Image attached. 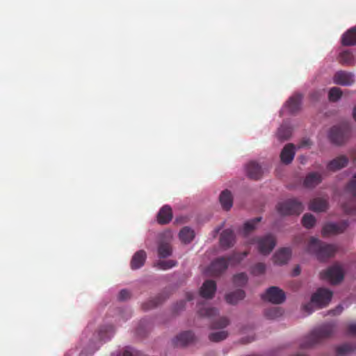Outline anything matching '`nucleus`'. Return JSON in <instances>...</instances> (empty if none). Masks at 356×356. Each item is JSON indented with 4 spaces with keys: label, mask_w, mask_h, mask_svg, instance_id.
<instances>
[{
    "label": "nucleus",
    "mask_w": 356,
    "mask_h": 356,
    "mask_svg": "<svg viewBox=\"0 0 356 356\" xmlns=\"http://www.w3.org/2000/svg\"><path fill=\"white\" fill-rule=\"evenodd\" d=\"M248 254V252H234L227 257H218L214 259L208 266L207 273L210 276H218L227 270L229 264L236 265L239 264Z\"/></svg>",
    "instance_id": "nucleus-1"
},
{
    "label": "nucleus",
    "mask_w": 356,
    "mask_h": 356,
    "mask_svg": "<svg viewBox=\"0 0 356 356\" xmlns=\"http://www.w3.org/2000/svg\"><path fill=\"white\" fill-rule=\"evenodd\" d=\"M333 323L324 324L313 330L305 339L300 346L301 348H308L319 343L323 339L330 337L334 332Z\"/></svg>",
    "instance_id": "nucleus-2"
},
{
    "label": "nucleus",
    "mask_w": 356,
    "mask_h": 356,
    "mask_svg": "<svg viewBox=\"0 0 356 356\" xmlns=\"http://www.w3.org/2000/svg\"><path fill=\"white\" fill-rule=\"evenodd\" d=\"M307 249L309 253L314 254L322 261L334 257L337 251L336 245L325 243L314 237L310 238Z\"/></svg>",
    "instance_id": "nucleus-3"
},
{
    "label": "nucleus",
    "mask_w": 356,
    "mask_h": 356,
    "mask_svg": "<svg viewBox=\"0 0 356 356\" xmlns=\"http://www.w3.org/2000/svg\"><path fill=\"white\" fill-rule=\"evenodd\" d=\"M351 132L348 122H343L333 126L329 131L328 138L330 142L337 145L344 144L349 138Z\"/></svg>",
    "instance_id": "nucleus-4"
},
{
    "label": "nucleus",
    "mask_w": 356,
    "mask_h": 356,
    "mask_svg": "<svg viewBox=\"0 0 356 356\" xmlns=\"http://www.w3.org/2000/svg\"><path fill=\"white\" fill-rule=\"evenodd\" d=\"M332 297V291L327 289L320 288L312 295L311 302L303 306V309L310 314L313 311V305L318 306L319 307H325L330 302Z\"/></svg>",
    "instance_id": "nucleus-5"
},
{
    "label": "nucleus",
    "mask_w": 356,
    "mask_h": 356,
    "mask_svg": "<svg viewBox=\"0 0 356 356\" xmlns=\"http://www.w3.org/2000/svg\"><path fill=\"white\" fill-rule=\"evenodd\" d=\"M277 209L283 216L300 215L304 209V206L297 199H289L278 204Z\"/></svg>",
    "instance_id": "nucleus-6"
},
{
    "label": "nucleus",
    "mask_w": 356,
    "mask_h": 356,
    "mask_svg": "<svg viewBox=\"0 0 356 356\" xmlns=\"http://www.w3.org/2000/svg\"><path fill=\"white\" fill-rule=\"evenodd\" d=\"M321 277L332 284H337L343 280L344 271L339 264H336L328 268L326 270L321 272Z\"/></svg>",
    "instance_id": "nucleus-7"
},
{
    "label": "nucleus",
    "mask_w": 356,
    "mask_h": 356,
    "mask_svg": "<svg viewBox=\"0 0 356 356\" xmlns=\"http://www.w3.org/2000/svg\"><path fill=\"white\" fill-rule=\"evenodd\" d=\"M346 191L352 195V199L349 202L343 204V209L347 213H356V174L347 184Z\"/></svg>",
    "instance_id": "nucleus-8"
},
{
    "label": "nucleus",
    "mask_w": 356,
    "mask_h": 356,
    "mask_svg": "<svg viewBox=\"0 0 356 356\" xmlns=\"http://www.w3.org/2000/svg\"><path fill=\"white\" fill-rule=\"evenodd\" d=\"M348 224L346 221H341L339 223H327L325 225L322 229V235L327 236L331 234H338L343 232L348 227Z\"/></svg>",
    "instance_id": "nucleus-9"
},
{
    "label": "nucleus",
    "mask_w": 356,
    "mask_h": 356,
    "mask_svg": "<svg viewBox=\"0 0 356 356\" xmlns=\"http://www.w3.org/2000/svg\"><path fill=\"white\" fill-rule=\"evenodd\" d=\"M333 80L334 83L341 86H350L355 81L353 74L345 71L336 72Z\"/></svg>",
    "instance_id": "nucleus-10"
},
{
    "label": "nucleus",
    "mask_w": 356,
    "mask_h": 356,
    "mask_svg": "<svg viewBox=\"0 0 356 356\" xmlns=\"http://www.w3.org/2000/svg\"><path fill=\"white\" fill-rule=\"evenodd\" d=\"M296 154V147L293 143L286 144L280 153V160L285 165L290 164Z\"/></svg>",
    "instance_id": "nucleus-11"
},
{
    "label": "nucleus",
    "mask_w": 356,
    "mask_h": 356,
    "mask_svg": "<svg viewBox=\"0 0 356 356\" xmlns=\"http://www.w3.org/2000/svg\"><path fill=\"white\" fill-rule=\"evenodd\" d=\"M194 339L195 336L192 332L185 331L181 332L173 339V343L177 347H184L192 343Z\"/></svg>",
    "instance_id": "nucleus-12"
},
{
    "label": "nucleus",
    "mask_w": 356,
    "mask_h": 356,
    "mask_svg": "<svg viewBox=\"0 0 356 356\" xmlns=\"http://www.w3.org/2000/svg\"><path fill=\"white\" fill-rule=\"evenodd\" d=\"M286 296L284 292L276 286L268 288V302L281 304L284 302Z\"/></svg>",
    "instance_id": "nucleus-13"
},
{
    "label": "nucleus",
    "mask_w": 356,
    "mask_h": 356,
    "mask_svg": "<svg viewBox=\"0 0 356 356\" xmlns=\"http://www.w3.org/2000/svg\"><path fill=\"white\" fill-rule=\"evenodd\" d=\"M245 170L247 176L251 179L258 180L262 176L261 165L255 161H250L246 164Z\"/></svg>",
    "instance_id": "nucleus-14"
},
{
    "label": "nucleus",
    "mask_w": 356,
    "mask_h": 356,
    "mask_svg": "<svg viewBox=\"0 0 356 356\" xmlns=\"http://www.w3.org/2000/svg\"><path fill=\"white\" fill-rule=\"evenodd\" d=\"M216 291V284L213 280H206L200 290V296L207 299H211Z\"/></svg>",
    "instance_id": "nucleus-15"
},
{
    "label": "nucleus",
    "mask_w": 356,
    "mask_h": 356,
    "mask_svg": "<svg viewBox=\"0 0 356 356\" xmlns=\"http://www.w3.org/2000/svg\"><path fill=\"white\" fill-rule=\"evenodd\" d=\"M302 95L296 93L292 95L286 103V107L291 113H296L300 110Z\"/></svg>",
    "instance_id": "nucleus-16"
},
{
    "label": "nucleus",
    "mask_w": 356,
    "mask_h": 356,
    "mask_svg": "<svg viewBox=\"0 0 356 356\" xmlns=\"http://www.w3.org/2000/svg\"><path fill=\"white\" fill-rule=\"evenodd\" d=\"M291 257V250L289 248H282L277 250L273 256V261L277 265L286 264Z\"/></svg>",
    "instance_id": "nucleus-17"
},
{
    "label": "nucleus",
    "mask_w": 356,
    "mask_h": 356,
    "mask_svg": "<svg viewBox=\"0 0 356 356\" xmlns=\"http://www.w3.org/2000/svg\"><path fill=\"white\" fill-rule=\"evenodd\" d=\"M235 243V235L232 229H227L222 231L220 236V245L224 248H229Z\"/></svg>",
    "instance_id": "nucleus-18"
},
{
    "label": "nucleus",
    "mask_w": 356,
    "mask_h": 356,
    "mask_svg": "<svg viewBox=\"0 0 356 356\" xmlns=\"http://www.w3.org/2000/svg\"><path fill=\"white\" fill-rule=\"evenodd\" d=\"M348 159L344 156H338L330 161L327 165V169L330 171H337L346 167L348 165Z\"/></svg>",
    "instance_id": "nucleus-19"
},
{
    "label": "nucleus",
    "mask_w": 356,
    "mask_h": 356,
    "mask_svg": "<svg viewBox=\"0 0 356 356\" xmlns=\"http://www.w3.org/2000/svg\"><path fill=\"white\" fill-rule=\"evenodd\" d=\"M147 259L146 252L144 250L137 251L132 257L130 266L132 270H136L143 266Z\"/></svg>",
    "instance_id": "nucleus-20"
},
{
    "label": "nucleus",
    "mask_w": 356,
    "mask_h": 356,
    "mask_svg": "<svg viewBox=\"0 0 356 356\" xmlns=\"http://www.w3.org/2000/svg\"><path fill=\"white\" fill-rule=\"evenodd\" d=\"M172 218V211L170 206L164 205L157 214V221L161 225L168 224Z\"/></svg>",
    "instance_id": "nucleus-21"
},
{
    "label": "nucleus",
    "mask_w": 356,
    "mask_h": 356,
    "mask_svg": "<svg viewBox=\"0 0 356 356\" xmlns=\"http://www.w3.org/2000/svg\"><path fill=\"white\" fill-rule=\"evenodd\" d=\"M321 181V174L317 172H312L306 175L303 184L306 188H312L318 185Z\"/></svg>",
    "instance_id": "nucleus-22"
},
{
    "label": "nucleus",
    "mask_w": 356,
    "mask_h": 356,
    "mask_svg": "<svg viewBox=\"0 0 356 356\" xmlns=\"http://www.w3.org/2000/svg\"><path fill=\"white\" fill-rule=\"evenodd\" d=\"M328 208V202L325 199L316 197L312 200L309 204V209L315 212H322Z\"/></svg>",
    "instance_id": "nucleus-23"
},
{
    "label": "nucleus",
    "mask_w": 356,
    "mask_h": 356,
    "mask_svg": "<svg viewBox=\"0 0 356 356\" xmlns=\"http://www.w3.org/2000/svg\"><path fill=\"white\" fill-rule=\"evenodd\" d=\"M219 200L223 209L229 211L233 205V196L232 193L226 189L220 195Z\"/></svg>",
    "instance_id": "nucleus-24"
},
{
    "label": "nucleus",
    "mask_w": 356,
    "mask_h": 356,
    "mask_svg": "<svg viewBox=\"0 0 356 356\" xmlns=\"http://www.w3.org/2000/svg\"><path fill=\"white\" fill-rule=\"evenodd\" d=\"M356 344L353 343H344L335 347V354L337 356H345L354 353Z\"/></svg>",
    "instance_id": "nucleus-25"
},
{
    "label": "nucleus",
    "mask_w": 356,
    "mask_h": 356,
    "mask_svg": "<svg viewBox=\"0 0 356 356\" xmlns=\"http://www.w3.org/2000/svg\"><path fill=\"white\" fill-rule=\"evenodd\" d=\"M341 44L343 46H352L356 44V27L349 29L343 35Z\"/></svg>",
    "instance_id": "nucleus-26"
},
{
    "label": "nucleus",
    "mask_w": 356,
    "mask_h": 356,
    "mask_svg": "<svg viewBox=\"0 0 356 356\" xmlns=\"http://www.w3.org/2000/svg\"><path fill=\"white\" fill-rule=\"evenodd\" d=\"M245 291L242 289H238L226 295L225 300L229 304L235 305L239 300L245 298Z\"/></svg>",
    "instance_id": "nucleus-27"
},
{
    "label": "nucleus",
    "mask_w": 356,
    "mask_h": 356,
    "mask_svg": "<svg viewBox=\"0 0 356 356\" xmlns=\"http://www.w3.org/2000/svg\"><path fill=\"white\" fill-rule=\"evenodd\" d=\"M338 60L341 64L344 65H353L355 63V58L354 55L348 50L341 52Z\"/></svg>",
    "instance_id": "nucleus-28"
},
{
    "label": "nucleus",
    "mask_w": 356,
    "mask_h": 356,
    "mask_svg": "<svg viewBox=\"0 0 356 356\" xmlns=\"http://www.w3.org/2000/svg\"><path fill=\"white\" fill-rule=\"evenodd\" d=\"M180 240L184 243H191L195 237V233L193 229L185 227L181 229L179 234Z\"/></svg>",
    "instance_id": "nucleus-29"
},
{
    "label": "nucleus",
    "mask_w": 356,
    "mask_h": 356,
    "mask_svg": "<svg viewBox=\"0 0 356 356\" xmlns=\"http://www.w3.org/2000/svg\"><path fill=\"white\" fill-rule=\"evenodd\" d=\"M261 220V217H257L245 222L243 227V234L245 236H248L250 234L257 228V225L259 223Z\"/></svg>",
    "instance_id": "nucleus-30"
},
{
    "label": "nucleus",
    "mask_w": 356,
    "mask_h": 356,
    "mask_svg": "<svg viewBox=\"0 0 356 356\" xmlns=\"http://www.w3.org/2000/svg\"><path fill=\"white\" fill-rule=\"evenodd\" d=\"M158 253L160 258H166L171 255L172 248L169 243L161 242L158 248Z\"/></svg>",
    "instance_id": "nucleus-31"
},
{
    "label": "nucleus",
    "mask_w": 356,
    "mask_h": 356,
    "mask_svg": "<svg viewBox=\"0 0 356 356\" xmlns=\"http://www.w3.org/2000/svg\"><path fill=\"white\" fill-rule=\"evenodd\" d=\"M292 134V129L286 124H282L278 129L277 137L280 140H287L290 138Z\"/></svg>",
    "instance_id": "nucleus-32"
},
{
    "label": "nucleus",
    "mask_w": 356,
    "mask_h": 356,
    "mask_svg": "<svg viewBox=\"0 0 356 356\" xmlns=\"http://www.w3.org/2000/svg\"><path fill=\"white\" fill-rule=\"evenodd\" d=\"M229 324V320L225 316L219 318L211 323V329H223Z\"/></svg>",
    "instance_id": "nucleus-33"
},
{
    "label": "nucleus",
    "mask_w": 356,
    "mask_h": 356,
    "mask_svg": "<svg viewBox=\"0 0 356 356\" xmlns=\"http://www.w3.org/2000/svg\"><path fill=\"white\" fill-rule=\"evenodd\" d=\"M229 333L226 330L212 332L209 335V339L212 342H220L228 337Z\"/></svg>",
    "instance_id": "nucleus-34"
},
{
    "label": "nucleus",
    "mask_w": 356,
    "mask_h": 356,
    "mask_svg": "<svg viewBox=\"0 0 356 356\" xmlns=\"http://www.w3.org/2000/svg\"><path fill=\"white\" fill-rule=\"evenodd\" d=\"M164 298L161 295L158 296L154 299L151 300L143 304L142 307L144 310H148L156 307L159 304H160Z\"/></svg>",
    "instance_id": "nucleus-35"
},
{
    "label": "nucleus",
    "mask_w": 356,
    "mask_h": 356,
    "mask_svg": "<svg viewBox=\"0 0 356 356\" xmlns=\"http://www.w3.org/2000/svg\"><path fill=\"white\" fill-rule=\"evenodd\" d=\"M200 316L211 318L218 314V311L214 307H202L198 311Z\"/></svg>",
    "instance_id": "nucleus-36"
},
{
    "label": "nucleus",
    "mask_w": 356,
    "mask_h": 356,
    "mask_svg": "<svg viewBox=\"0 0 356 356\" xmlns=\"http://www.w3.org/2000/svg\"><path fill=\"white\" fill-rule=\"evenodd\" d=\"M283 314V311L280 307L268 305V319H275Z\"/></svg>",
    "instance_id": "nucleus-37"
},
{
    "label": "nucleus",
    "mask_w": 356,
    "mask_h": 356,
    "mask_svg": "<svg viewBox=\"0 0 356 356\" xmlns=\"http://www.w3.org/2000/svg\"><path fill=\"white\" fill-rule=\"evenodd\" d=\"M302 222L304 227L306 228H312L316 222L314 216L310 213H306L303 216Z\"/></svg>",
    "instance_id": "nucleus-38"
},
{
    "label": "nucleus",
    "mask_w": 356,
    "mask_h": 356,
    "mask_svg": "<svg viewBox=\"0 0 356 356\" xmlns=\"http://www.w3.org/2000/svg\"><path fill=\"white\" fill-rule=\"evenodd\" d=\"M342 95V91L340 88L337 87H333L330 88L328 94L329 99L331 102H337L338 101Z\"/></svg>",
    "instance_id": "nucleus-39"
},
{
    "label": "nucleus",
    "mask_w": 356,
    "mask_h": 356,
    "mask_svg": "<svg viewBox=\"0 0 356 356\" xmlns=\"http://www.w3.org/2000/svg\"><path fill=\"white\" fill-rule=\"evenodd\" d=\"M177 261L174 260L159 261L156 266L161 270H168L177 266Z\"/></svg>",
    "instance_id": "nucleus-40"
},
{
    "label": "nucleus",
    "mask_w": 356,
    "mask_h": 356,
    "mask_svg": "<svg viewBox=\"0 0 356 356\" xmlns=\"http://www.w3.org/2000/svg\"><path fill=\"white\" fill-rule=\"evenodd\" d=\"M233 281L237 286H243L248 282V276L245 273H241L234 276Z\"/></svg>",
    "instance_id": "nucleus-41"
},
{
    "label": "nucleus",
    "mask_w": 356,
    "mask_h": 356,
    "mask_svg": "<svg viewBox=\"0 0 356 356\" xmlns=\"http://www.w3.org/2000/svg\"><path fill=\"white\" fill-rule=\"evenodd\" d=\"M258 251L264 254H267V236H264L258 241Z\"/></svg>",
    "instance_id": "nucleus-42"
},
{
    "label": "nucleus",
    "mask_w": 356,
    "mask_h": 356,
    "mask_svg": "<svg viewBox=\"0 0 356 356\" xmlns=\"http://www.w3.org/2000/svg\"><path fill=\"white\" fill-rule=\"evenodd\" d=\"M266 266L263 263H258L252 266L251 273L254 275H259L264 273Z\"/></svg>",
    "instance_id": "nucleus-43"
},
{
    "label": "nucleus",
    "mask_w": 356,
    "mask_h": 356,
    "mask_svg": "<svg viewBox=\"0 0 356 356\" xmlns=\"http://www.w3.org/2000/svg\"><path fill=\"white\" fill-rule=\"evenodd\" d=\"M130 296H131V293L128 290L122 289L119 293L118 298L120 300H126L130 298Z\"/></svg>",
    "instance_id": "nucleus-44"
},
{
    "label": "nucleus",
    "mask_w": 356,
    "mask_h": 356,
    "mask_svg": "<svg viewBox=\"0 0 356 356\" xmlns=\"http://www.w3.org/2000/svg\"><path fill=\"white\" fill-rule=\"evenodd\" d=\"M276 245V241L274 237L268 234V254L273 250Z\"/></svg>",
    "instance_id": "nucleus-45"
},
{
    "label": "nucleus",
    "mask_w": 356,
    "mask_h": 356,
    "mask_svg": "<svg viewBox=\"0 0 356 356\" xmlns=\"http://www.w3.org/2000/svg\"><path fill=\"white\" fill-rule=\"evenodd\" d=\"M311 141L308 138H303L300 140V143L298 145V148H302L305 147H308L311 145Z\"/></svg>",
    "instance_id": "nucleus-46"
},
{
    "label": "nucleus",
    "mask_w": 356,
    "mask_h": 356,
    "mask_svg": "<svg viewBox=\"0 0 356 356\" xmlns=\"http://www.w3.org/2000/svg\"><path fill=\"white\" fill-rule=\"evenodd\" d=\"M347 330L349 334L356 335V324H350L348 326Z\"/></svg>",
    "instance_id": "nucleus-47"
},
{
    "label": "nucleus",
    "mask_w": 356,
    "mask_h": 356,
    "mask_svg": "<svg viewBox=\"0 0 356 356\" xmlns=\"http://www.w3.org/2000/svg\"><path fill=\"white\" fill-rule=\"evenodd\" d=\"M117 356H132V353L127 349L120 353Z\"/></svg>",
    "instance_id": "nucleus-48"
},
{
    "label": "nucleus",
    "mask_w": 356,
    "mask_h": 356,
    "mask_svg": "<svg viewBox=\"0 0 356 356\" xmlns=\"http://www.w3.org/2000/svg\"><path fill=\"white\" fill-rule=\"evenodd\" d=\"M300 273V268L298 266H296L293 271V275L294 276L298 275Z\"/></svg>",
    "instance_id": "nucleus-49"
},
{
    "label": "nucleus",
    "mask_w": 356,
    "mask_h": 356,
    "mask_svg": "<svg viewBox=\"0 0 356 356\" xmlns=\"http://www.w3.org/2000/svg\"><path fill=\"white\" fill-rule=\"evenodd\" d=\"M193 295L191 293H188L186 295L187 300L190 301V300H193Z\"/></svg>",
    "instance_id": "nucleus-50"
},
{
    "label": "nucleus",
    "mask_w": 356,
    "mask_h": 356,
    "mask_svg": "<svg viewBox=\"0 0 356 356\" xmlns=\"http://www.w3.org/2000/svg\"><path fill=\"white\" fill-rule=\"evenodd\" d=\"M353 116L354 120L356 121V106L353 108Z\"/></svg>",
    "instance_id": "nucleus-51"
},
{
    "label": "nucleus",
    "mask_w": 356,
    "mask_h": 356,
    "mask_svg": "<svg viewBox=\"0 0 356 356\" xmlns=\"http://www.w3.org/2000/svg\"><path fill=\"white\" fill-rule=\"evenodd\" d=\"M261 298L265 300L267 298V291L261 295Z\"/></svg>",
    "instance_id": "nucleus-52"
},
{
    "label": "nucleus",
    "mask_w": 356,
    "mask_h": 356,
    "mask_svg": "<svg viewBox=\"0 0 356 356\" xmlns=\"http://www.w3.org/2000/svg\"><path fill=\"white\" fill-rule=\"evenodd\" d=\"M300 159H301V163L302 164H304L305 163V158L302 156V157H300Z\"/></svg>",
    "instance_id": "nucleus-53"
},
{
    "label": "nucleus",
    "mask_w": 356,
    "mask_h": 356,
    "mask_svg": "<svg viewBox=\"0 0 356 356\" xmlns=\"http://www.w3.org/2000/svg\"><path fill=\"white\" fill-rule=\"evenodd\" d=\"M184 303H185L184 301H181L180 302V307H183L184 306Z\"/></svg>",
    "instance_id": "nucleus-54"
},
{
    "label": "nucleus",
    "mask_w": 356,
    "mask_h": 356,
    "mask_svg": "<svg viewBox=\"0 0 356 356\" xmlns=\"http://www.w3.org/2000/svg\"><path fill=\"white\" fill-rule=\"evenodd\" d=\"M252 340H253V339H251V340H250V341H248L247 342H248V343H250V341H252Z\"/></svg>",
    "instance_id": "nucleus-55"
}]
</instances>
